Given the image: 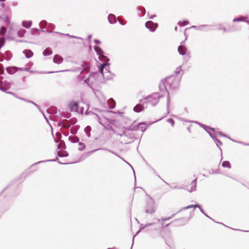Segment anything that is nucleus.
Here are the masks:
<instances>
[{"label":"nucleus","mask_w":249,"mask_h":249,"mask_svg":"<svg viewBox=\"0 0 249 249\" xmlns=\"http://www.w3.org/2000/svg\"><path fill=\"white\" fill-rule=\"evenodd\" d=\"M23 53L27 58H30L33 55V53L30 50H25Z\"/></svg>","instance_id":"6e6552de"},{"label":"nucleus","mask_w":249,"mask_h":249,"mask_svg":"<svg viewBox=\"0 0 249 249\" xmlns=\"http://www.w3.org/2000/svg\"><path fill=\"white\" fill-rule=\"evenodd\" d=\"M94 50L96 52L97 54L99 55V58L103 59L104 60H105L107 59V57L104 55V53L100 47L98 46H95L94 47Z\"/></svg>","instance_id":"7ed1b4c3"},{"label":"nucleus","mask_w":249,"mask_h":249,"mask_svg":"<svg viewBox=\"0 0 249 249\" xmlns=\"http://www.w3.org/2000/svg\"><path fill=\"white\" fill-rule=\"evenodd\" d=\"M4 44V38L1 37L0 38V48Z\"/></svg>","instance_id":"412c9836"},{"label":"nucleus","mask_w":249,"mask_h":249,"mask_svg":"<svg viewBox=\"0 0 249 249\" xmlns=\"http://www.w3.org/2000/svg\"><path fill=\"white\" fill-rule=\"evenodd\" d=\"M156 207L153 200H150L147 202L145 207V212L149 214H153L156 212Z\"/></svg>","instance_id":"f03ea898"},{"label":"nucleus","mask_w":249,"mask_h":249,"mask_svg":"<svg viewBox=\"0 0 249 249\" xmlns=\"http://www.w3.org/2000/svg\"><path fill=\"white\" fill-rule=\"evenodd\" d=\"M143 109V107L142 105H138L136 106H135L134 108V110L135 112H140Z\"/></svg>","instance_id":"ddd939ff"},{"label":"nucleus","mask_w":249,"mask_h":249,"mask_svg":"<svg viewBox=\"0 0 249 249\" xmlns=\"http://www.w3.org/2000/svg\"><path fill=\"white\" fill-rule=\"evenodd\" d=\"M246 18H236L233 19V21H242L244 19H246Z\"/></svg>","instance_id":"5701e85b"},{"label":"nucleus","mask_w":249,"mask_h":249,"mask_svg":"<svg viewBox=\"0 0 249 249\" xmlns=\"http://www.w3.org/2000/svg\"><path fill=\"white\" fill-rule=\"evenodd\" d=\"M5 0H0V1H4Z\"/></svg>","instance_id":"2f4dec72"},{"label":"nucleus","mask_w":249,"mask_h":249,"mask_svg":"<svg viewBox=\"0 0 249 249\" xmlns=\"http://www.w3.org/2000/svg\"><path fill=\"white\" fill-rule=\"evenodd\" d=\"M1 6L4 7V4L2 3H1Z\"/></svg>","instance_id":"c756f323"},{"label":"nucleus","mask_w":249,"mask_h":249,"mask_svg":"<svg viewBox=\"0 0 249 249\" xmlns=\"http://www.w3.org/2000/svg\"><path fill=\"white\" fill-rule=\"evenodd\" d=\"M177 30V27L176 26V27H175V30Z\"/></svg>","instance_id":"7c9ffc66"},{"label":"nucleus","mask_w":249,"mask_h":249,"mask_svg":"<svg viewBox=\"0 0 249 249\" xmlns=\"http://www.w3.org/2000/svg\"><path fill=\"white\" fill-rule=\"evenodd\" d=\"M180 70H181L180 68H177V71H176V72L177 73H179L180 71Z\"/></svg>","instance_id":"bb28decb"},{"label":"nucleus","mask_w":249,"mask_h":249,"mask_svg":"<svg viewBox=\"0 0 249 249\" xmlns=\"http://www.w3.org/2000/svg\"><path fill=\"white\" fill-rule=\"evenodd\" d=\"M187 51V48L184 46L180 45L178 47V52L181 55H185Z\"/></svg>","instance_id":"0eeeda50"},{"label":"nucleus","mask_w":249,"mask_h":249,"mask_svg":"<svg viewBox=\"0 0 249 249\" xmlns=\"http://www.w3.org/2000/svg\"><path fill=\"white\" fill-rule=\"evenodd\" d=\"M107 63H104V64H102L100 67V71L102 73V74L103 75V69H104V68L107 66Z\"/></svg>","instance_id":"6ab92c4d"},{"label":"nucleus","mask_w":249,"mask_h":249,"mask_svg":"<svg viewBox=\"0 0 249 249\" xmlns=\"http://www.w3.org/2000/svg\"><path fill=\"white\" fill-rule=\"evenodd\" d=\"M145 26L148 28L151 31L153 32L155 30L158 26L157 23H154L151 21H148L146 22Z\"/></svg>","instance_id":"20e7f679"},{"label":"nucleus","mask_w":249,"mask_h":249,"mask_svg":"<svg viewBox=\"0 0 249 249\" xmlns=\"http://www.w3.org/2000/svg\"><path fill=\"white\" fill-rule=\"evenodd\" d=\"M217 29L219 30H223L224 32L226 31V28L224 26H223L222 24L219 25V26H218Z\"/></svg>","instance_id":"a211bd4d"},{"label":"nucleus","mask_w":249,"mask_h":249,"mask_svg":"<svg viewBox=\"0 0 249 249\" xmlns=\"http://www.w3.org/2000/svg\"><path fill=\"white\" fill-rule=\"evenodd\" d=\"M6 32V29L5 27L2 26L0 28V35L1 36H3L5 35V33Z\"/></svg>","instance_id":"f3484780"},{"label":"nucleus","mask_w":249,"mask_h":249,"mask_svg":"<svg viewBox=\"0 0 249 249\" xmlns=\"http://www.w3.org/2000/svg\"><path fill=\"white\" fill-rule=\"evenodd\" d=\"M22 24L24 27L28 28L31 26L32 22L31 21H23Z\"/></svg>","instance_id":"f8f14e48"},{"label":"nucleus","mask_w":249,"mask_h":249,"mask_svg":"<svg viewBox=\"0 0 249 249\" xmlns=\"http://www.w3.org/2000/svg\"><path fill=\"white\" fill-rule=\"evenodd\" d=\"M196 179L187 180L185 185L186 190L188 192H191L196 190Z\"/></svg>","instance_id":"f257e3e1"},{"label":"nucleus","mask_w":249,"mask_h":249,"mask_svg":"<svg viewBox=\"0 0 249 249\" xmlns=\"http://www.w3.org/2000/svg\"><path fill=\"white\" fill-rule=\"evenodd\" d=\"M3 70L2 69L1 66L0 65V74L3 73Z\"/></svg>","instance_id":"a878e982"},{"label":"nucleus","mask_w":249,"mask_h":249,"mask_svg":"<svg viewBox=\"0 0 249 249\" xmlns=\"http://www.w3.org/2000/svg\"><path fill=\"white\" fill-rule=\"evenodd\" d=\"M98 74L97 73H93V74L89 76V77L87 78L85 82L88 85L92 84L93 82V80H94L95 78L97 77Z\"/></svg>","instance_id":"39448f33"},{"label":"nucleus","mask_w":249,"mask_h":249,"mask_svg":"<svg viewBox=\"0 0 249 249\" xmlns=\"http://www.w3.org/2000/svg\"><path fill=\"white\" fill-rule=\"evenodd\" d=\"M222 165L223 167H226L228 168H231V164L229 161H224L222 164Z\"/></svg>","instance_id":"4468645a"},{"label":"nucleus","mask_w":249,"mask_h":249,"mask_svg":"<svg viewBox=\"0 0 249 249\" xmlns=\"http://www.w3.org/2000/svg\"><path fill=\"white\" fill-rule=\"evenodd\" d=\"M53 51L51 49L48 48L46 49L43 52V54L45 56L50 55L52 54Z\"/></svg>","instance_id":"9d476101"},{"label":"nucleus","mask_w":249,"mask_h":249,"mask_svg":"<svg viewBox=\"0 0 249 249\" xmlns=\"http://www.w3.org/2000/svg\"><path fill=\"white\" fill-rule=\"evenodd\" d=\"M0 18L1 19V20L6 22L7 24L9 23V18L8 16L4 15L2 17H0Z\"/></svg>","instance_id":"2eb2a0df"},{"label":"nucleus","mask_w":249,"mask_h":249,"mask_svg":"<svg viewBox=\"0 0 249 249\" xmlns=\"http://www.w3.org/2000/svg\"><path fill=\"white\" fill-rule=\"evenodd\" d=\"M175 215V214H173L171 216H170V217H166V218H163L162 219V221H166V220H169L171 218H172L174 215Z\"/></svg>","instance_id":"393cba45"},{"label":"nucleus","mask_w":249,"mask_h":249,"mask_svg":"<svg viewBox=\"0 0 249 249\" xmlns=\"http://www.w3.org/2000/svg\"><path fill=\"white\" fill-rule=\"evenodd\" d=\"M167 121L171 124L172 126L174 125L175 122L172 119H168Z\"/></svg>","instance_id":"b1692460"},{"label":"nucleus","mask_w":249,"mask_h":249,"mask_svg":"<svg viewBox=\"0 0 249 249\" xmlns=\"http://www.w3.org/2000/svg\"><path fill=\"white\" fill-rule=\"evenodd\" d=\"M94 42L96 44H100V41L99 40H97V39H94Z\"/></svg>","instance_id":"cd10ccee"},{"label":"nucleus","mask_w":249,"mask_h":249,"mask_svg":"<svg viewBox=\"0 0 249 249\" xmlns=\"http://www.w3.org/2000/svg\"><path fill=\"white\" fill-rule=\"evenodd\" d=\"M86 68L85 69V70L88 71L89 70V65L88 64H86Z\"/></svg>","instance_id":"c85d7f7f"},{"label":"nucleus","mask_w":249,"mask_h":249,"mask_svg":"<svg viewBox=\"0 0 249 249\" xmlns=\"http://www.w3.org/2000/svg\"><path fill=\"white\" fill-rule=\"evenodd\" d=\"M188 23H189V21L187 20H185L183 21H179L178 22V24L181 26H185V25L188 24Z\"/></svg>","instance_id":"dca6fc26"},{"label":"nucleus","mask_w":249,"mask_h":249,"mask_svg":"<svg viewBox=\"0 0 249 249\" xmlns=\"http://www.w3.org/2000/svg\"><path fill=\"white\" fill-rule=\"evenodd\" d=\"M63 58L59 55L56 54L54 55L53 59L54 63L59 64L63 62Z\"/></svg>","instance_id":"423d86ee"},{"label":"nucleus","mask_w":249,"mask_h":249,"mask_svg":"<svg viewBox=\"0 0 249 249\" xmlns=\"http://www.w3.org/2000/svg\"><path fill=\"white\" fill-rule=\"evenodd\" d=\"M70 106L72 110L76 111L77 109L78 103L76 102H72L70 104Z\"/></svg>","instance_id":"9b49d317"},{"label":"nucleus","mask_w":249,"mask_h":249,"mask_svg":"<svg viewBox=\"0 0 249 249\" xmlns=\"http://www.w3.org/2000/svg\"><path fill=\"white\" fill-rule=\"evenodd\" d=\"M197 207H198V206L197 205H189V206L186 207L185 208V209H190L191 208H196Z\"/></svg>","instance_id":"4be33fe9"},{"label":"nucleus","mask_w":249,"mask_h":249,"mask_svg":"<svg viewBox=\"0 0 249 249\" xmlns=\"http://www.w3.org/2000/svg\"><path fill=\"white\" fill-rule=\"evenodd\" d=\"M108 104L110 108H113L115 106V102L112 98H110L108 100Z\"/></svg>","instance_id":"1a4fd4ad"},{"label":"nucleus","mask_w":249,"mask_h":249,"mask_svg":"<svg viewBox=\"0 0 249 249\" xmlns=\"http://www.w3.org/2000/svg\"><path fill=\"white\" fill-rule=\"evenodd\" d=\"M25 33V30H20L18 32V36L20 37H22L24 36Z\"/></svg>","instance_id":"aec40b11"}]
</instances>
